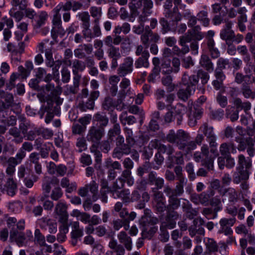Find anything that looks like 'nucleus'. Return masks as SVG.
<instances>
[{
  "label": "nucleus",
  "instance_id": "obj_1",
  "mask_svg": "<svg viewBox=\"0 0 255 255\" xmlns=\"http://www.w3.org/2000/svg\"><path fill=\"white\" fill-rule=\"evenodd\" d=\"M153 6L152 0H131L129 3V7L132 15L138 14L139 13L138 10H141V13L138 18L139 24L133 27V31L135 33L140 34L143 32L144 22L147 20V17L152 13Z\"/></svg>",
  "mask_w": 255,
  "mask_h": 255
},
{
  "label": "nucleus",
  "instance_id": "obj_2",
  "mask_svg": "<svg viewBox=\"0 0 255 255\" xmlns=\"http://www.w3.org/2000/svg\"><path fill=\"white\" fill-rule=\"evenodd\" d=\"M166 138L168 142L175 143L179 149L185 150L187 153L195 149L197 147L196 143L194 141L187 142L190 138L189 134L183 129H179L176 132L174 130H170Z\"/></svg>",
  "mask_w": 255,
  "mask_h": 255
},
{
  "label": "nucleus",
  "instance_id": "obj_3",
  "mask_svg": "<svg viewBox=\"0 0 255 255\" xmlns=\"http://www.w3.org/2000/svg\"><path fill=\"white\" fill-rule=\"evenodd\" d=\"M72 68L74 75L73 85L69 86V88L68 86L67 87V90L70 93L75 94L78 92L80 80L81 78V75L79 74V72L83 71L86 68V65L83 61L75 59L72 62Z\"/></svg>",
  "mask_w": 255,
  "mask_h": 255
},
{
  "label": "nucleus",
  "instance_id": "obj_4",
  "mask_svg": "<svg viewBox=\"0 0 255 255\" xmlns=\"http://www.w3.org/2000/svg\"><path fill=\"white\" fill-rule=\"evenodd\" d=\"M4 173L0 172V191L10 196H13L17 191V185L13 176H8L5 181Z\"/></svg>",
  "mask_w": 255,
  "mask_h": 255
},
{
  "label": "nucleus",
  "instance_id": "obj_5",
  "mask_svg": "<svg viewBox=\"0 0 255 255\" xmlns=\"http://www.w3.org/2000/svg\"><path fill=\"white\" fill-rule=\"evenodd\" d=\"M105 135V129L103 127H96L92 126L89 129L86 136L88 141L91 142L93 144L98 146L100 141Z\"/></svg>",
  "mask_w": 255,
  "mask_h": 255
},
{
  "label": "nucleus",
  "instance_id": "obj_6",
  "mask_svg": "<svg viewBox=\"0 0 255 255\" xmlns=\"http://www.w3.org/2000/svg\"><path fill=\"white\" fill-rule=\"evenodd\" d=\"M236 221L235 217L232 218H223L219 221L220 228L218 233L223 234L226 236L231 235L233 234L231 227L233 226Z\"/></svg>",
  "mask_w": 255,
  "mask_h": 255
},
{
  "label": "nucleus",
  "instance_id": "obj_7",
  "mask_svg": "<svg viewBox=\"0 0 255 255\" xmlns=\"http://www.w3.org/2000/svg\"><path fill=\"white\" fill-rule=\"evenodd\" d=\"M198 132L203 133L206 136L210 146H217L216 137L212 127H209L207 123H205L200 127Z\"/></svg>",
  "mask_w": 255,
  "mask_h": 255
},
{
  "label": "nucleus",
  "instance_id": "obj_8",
  "mask_svg": "<svg viewBox=\"0 0 255 255\" xmlns=\"http://www.w3.org/2000/svg\"><path fill=\"white\" fill-rule=\"evenodd\" d=\"M176 209H166V216L165 221L162 222V226H167L169 229H172L176 226V221L179 218V214L177 212L175 211Z\"/></svg>",
  "mask_w": 255,
  "mask_h": 255
},
{
  "label": "nucleus",
  "instance_id": "obj_9",
  "mask_svg": "<svg viewBox=\"0 0 255 255\" xmlns=\"http://www.w3.org/2000/svg\"><path fill=\"white\" fill-rule=\"evenodd\" d=\"M133 60L131 57L124 58L123 62L118 69L117 73L120 77H124L133 71Z\"/></svg>",
  "mask_w": 255,
  "mask_h": 255
},
{
  "label": "nucleus",
  "instance_id": "obj_10",
  "mask_svg": "<svg viewBox=\"0 0 255 255\" xmlns=\"http://www.w3.org/2000/svg\"><path fill=\"white\" fill-rule=\"evenodd\" d=\"M220 194L223 197L222 201L224 202L228 201L231 204H234L238 200V193L233 188H228L219 190Z\"/></svg>",
  "mask_w": 255,
  "mask_h": 255
},
{
  "label": "nucleus",
  "instance_id": "obj_11",
  "mask_svg": "<svg viewBox=\"0 0 255 255\" xmlns=\"http://www.w3.org/2000/svg\"><path fill=\"white\" fill-rule=\"evenodd\" d=\"M54 212L59 216V222L68 221V214L67 212V206L63 201L60 200L57 203Z\"/></svg>",
  "mask_w": 255,
  "mask_h": 255
},
{
  "label": "nucleus",
  "instance_id": "obj_12",
  "mask_svg": "<svg viewBox=\"0 0 255 255\" xmlns=\"http://www.w3.org/2000/svg\"><path fill=\"white\" fill-rule=\"evenodd\" d=\"M249 177V170L244 168L237 167L236 171L233 174V182L235 184H239L242 181H246Z\"/></svg>",
  "mask_w": 255,
  "mask_h": 255
},
{
  "label": "nucleus",
  "instance_id": "obj_13",
  "mask_svg": "<svg viewBox=\"0 0 255 255\" xmlns=\"http://www.w3.org/2000/svg\"><path fill=\"white\" fill-rule=\"evenodd\" d=\"M219 152L221 155L228 156L237 152L236 147L232 142H224L219 147Z\"/></svg>",
  "mask_w": 255,
  "mask_h": 255
},
{
  "label": "nucleus",
  "instance_id": "obj_14",
  "mask_svg": "<svg viewBox=\"0 0 255 255\" xmlns=\"http://www.w3.org/2000/svg\"><path fill=\"white\" fill-rule=\"evenodd\" d=\"M48 17L49 15L46 11L41 10L37 12L34 19V28L35 29H39L45 25Z\"/></svg>",
  "mask_w": 255,
  "mask_h": 255
},
{
  "label": "nucleus",
  "instance_id": "obj_15",
  "mask_svg": "<svg viewBox=\"0 0 255 255\" xmlns=\"http://www.w3.org/2000/svg\"><path fill=\"white\" fill-rule=\"evenodd\" d=\"M53 27L51 30V34L54 37L55 33H57L64 35L65 31L62 26L61 15H54L52 19Z\"/></svg>",
  "mask_w": 255,
  "mask_h": 255
},
{
  "label": "nucleus",
  "instance_id": "obj_16",
  "mask_svg": "<svg viewBox=\"0 0 255 255\" xmlns=\"http://www.w3.org/2000/svg\"><path fill=\"white\" fill-rule=\"evenodd\" d=\"M10 239L15 242L17 245L20 247L23 245L25 238L23 232L18 231L15 228H12L10 231Z\"/></svg>",
  "mask_w": 255,
  "mask_h": 255
},
{
  "label": "nucleus",
  "instance_id": "obj_17",
  "mask_svg": "<svg viewBox=\"0 0 255 255\" xmlns=\"http://www.w3.org/2000/svg\"><path fill=\"white\" fill-rule=\"evenodd\" d=\"M196 87L186 86L181 88L177 92V96L180 100L185 101L195 92Z\"/></svg>",
  "mask_w": 255,
  "mask_h": 255
},
{
  "label": "nucleus",
  "instance_id": "obj_18",
  "mask_svg": "<svg viewBox=\"0 0 255 255\" xmlns=\"http://www.w3.org/2000/svg\"><path fill=\"white\" fill-rule=\"evenodd\" d=\"M118 239L120 243L123 244L127 250L130 251L131 250V239L125 232H120L118 235Z\"/></svg>",
  "mask_w": 255,
  "mask_h": 255
},
{
  "label": "nucleus",
  "instance_id": "obj_19",
  "mask_svg": "<svg viewBox=\"0 0 255 255\" xmlns=\"http://www.w3.org/2000/svg\"><path fill=\"white\" fill-rule=\"evenodd\" d=\"M241 92L246 99L255 98V91L252 88L249 83H243L241 88Z\"/></svg>",
  "mask_w": 255,
  "mask_h": 255
},
{
  "label": "nucleus",
  "instance_id": "obj_20",
  "mask_svg": "<svg viewBox=\"0 0 255 255\" xmlns=\"http://www.w3.org/2000/svg\"><path fill=\"white\" fill-rule=\"evenodd\" d=\"M115 199L121 198L124 203H129L131 202L130 193L129 189H124L119 192H115L113 195Z\"/></svg>",
  "mask_w": 255,
  "mask_h": 255
},
{
  "label": "nucleus",
  "instance_id": "obj_21",
  "mask_svg": "<svg viewBox=\"0 0 255 255\" xmlns=\"http://www.w3.org/2000/svg\"><path fill=\"white\" fill-rule=\"evenodd\" d=\"M198 82V78L196 75L189 76L186 73L182 76V83L184 87L193 86L196 87Z\"/></svg>",
  "mask_w": 255,
  "mask_h": 255
},
{
  "label": "nucleus",
  "instance_id": "obj_22",
  "mask_svg": "<svg viewBox=\"0 0 255 255\" xmlns=\"http://www.w3.org/2000/svg\"><path fill=\"white\" fill-rule=\"evenodd\" d=\"M0 97L4 100L3 105L5 109L12 107L14 105L13 97L11 94L5 93L3 91L0 90Z\"/></svg>",
  "mask_w": 255,
  "mask_h": 255
},
{
  "label": "nucleus",
  "instance_id": "obj_23",
  "mask_svg": "<svg viewBox=\"0 0 255 255\" xmlns=\"http://www.w3.org/2000/svg\"><path fill=\"white\" fill-rule=\"evenodd\" d=\"M220 211V207L214 208V209L208 207L203 208L201 213L207 219L210 220L216 219L218 216V212Z\"/></svg>",
  "mask_w": 255,
  "mask_h": 255
},
{
  "label": "nucleus",
  "instance_id": "obj_24",
  "mask_svg": "<svg viewBox=\"0 0 255 255\" xmlns=\"http://www.w3.org/2000/svg\"><path fill=\"white\" fill-rule=\"evenodd\" d=\"M200 64L209 72H212L214 70L213 64L207 55H202L200 60Z\"/></svg>",
  "mask_w": 255,
  "mask_h": 255
},
{
  "label": "nucleus",
  "instance_id": "obj_25",
  "mask_svg": "<svg viewBox=\"0 0 255 255\" xmlns=\"http://www.w3.org/2000/svg\"><path fill=\"white\" fill-rule=\"evenodd\" d=\"M207 45L211 57L214 59L218 58L220 56V52L215 47V42L214 39L211 38L208 39Z\"/></svg>",
  "mask_w": 255,
  "mask_h": 255
},
{
  "label": "nucleus",
  "instance_id": "obj_26",
  "mask_svg": "<svg viewBox=\"0 0 255 255\" xmlns=\"http://www.w3.org/2000/svg\"><path fill=\"white\" fill-rule=\"evenodd\" d=\"M150 55H147L146 53L143 55L138 57L135 61L134 65L136 68L141 67L148 68L149 65L148 58Z\"/></svg>",
  "mask_w": 255,
  "mask_h": 255
},
{
  "label": "nucleus",
  "instance_id": "obj_27",
  "mask_svg": "<svg viewBox=\"0 0 255 255\" xmlns=\"http://www.w3.org/2000/svg\"><path fill=\"white\" fill-rule=\"evenodd\" d=\"M247 12V9L245 6L240 7L237 9H235V7H231L227 10L228 16L230 18H235L238 13L239 15H242V14H246Z\"/></svg>",
  "mask_w": 255,
  "mask_h": 255
},
{
  "label": "nucleus",
  "instance_id": "obj_28",
  "mask_svg": "<svg viewBox=\"0 0 255 255\" xmlns=\"http://www.w3.org/2000/svg\"><path fill=\"white\" fill-rule=\"evenodd\" d=\"M183 17L187 20V24L189 27L194 26L197 23V17L194 15L190 10H185L183 13Z\"/></svg>",
  "mask_w": 255,
  "mask_h": 255
},
{
  "label": "nucleus",
  "instance_id": "obj_29",
  "mask_svg": "<svg viewBox=\"0 0 255 255\" xmlns=\"http://www.w3.org/2000/svg\"><path fill=\"white\" fill-rule=\"evenodd\" d=\"M72 232L71 238H80L83 236V230L80 228L79 223L77 221L73 222L71 224Z\"/></svg>",
  "mask_w": 255,
  "mask_h": 255
},
{
  "label": "nucleus",
  "instance_id": "obj_30",
  "mask_svg": "<svg viewBox=\"0 0 255 255\" xmlns=\"http://www.w3.org/2000/svg\"><path fill=\"white\" fill-rule=\"evenodd\" d=\"M238 167L245 168L246 169L249 170L252 165V160L250 158H246L243 154L238 156Z\"/></svg>",
  "mask_w": 255,
  "mask_h": 255
},
{
  "label": "nucleus",
  "instance_id": "obj_31",
  "mask_svg": "<svg viewBox=\"0 0 255 255\" xmlns=\"http://www.w3.org/2000/svg\"><path fill=\"white\" fill-rule=\"evenodd\" d=\"M7 167L6 169V173L8 176H13L15 171V166L18 164L14 157H9L7 164Z\"/></svg>",
  "mask_w": 255,
  "mask_h": 255
},
{
  "label": "nucleus",
  "instance_id": "obj_32",
  "mask_svg": "<svg viewBox=\"0 0 255 255\" xmlns=\"http://www.w3.org/2000/svg\"><path fill=\"white\" fill-rule=\"evenodd\" d=\"M197 17L203 26L208 27L209 25L210 20L208 17V12L207 10L200 11L197 14Z\"/></svg>",
  "mask_w": 255,
  "mask_h": 255
},
{
  "label": "nucleus",
  "instance_id": "obj_33",
  "mask_svg": "<svg viewBox=\"0 0 255 255\" xmlns=\"http://www.w3.org/2000/svg\"><path fill=\"white\" fill-rule=\"evenodd\" d=\"M234 104L237 110L238 111L243 110L246 114L248 113V112L251 108V104L250 102L247 101L243 102L242 100L240 98H237L235 100Z\"/></svg>",
  "mask_w": 255,
  "mask_h": 255
},
{
  "label": "nucleus",
  "instance_id": "obj_34",
  "mask_svg": "<svg viewBox=\"0 0 255 255\" xmlns=\"http://www.w3.org/2000/svg\"><path fill=\"white\" fill-rule=\"evenodd\" d=\"M121 123L124 126L126 124L129 125H133L136 122L135 118L133 116H128L127 112H123L120 116Z\"/></svg>",
  "mask_w": 255,
  "mask_h": 255
},
{
  "label": "nucleus",
  "instance_id": "obj_35",
  "mask_svg": "<svg viewBox=\"0 0 255 255\" xmlns=\"http://www.w3.org/2000/svg\"><path fill=\"white\" fill-rule=\"evenodd\" d=\"M159 23L161 26V32L163 34H165L169 31H173V23L170 25L168 21L164 17L159 19Z\"/></svg>",
  "mask_w": 255,
  "mask_h": 255
},
{
  "label": "nucleus",
  "instance_id": "obj_36",
  "mask_svg": "<svg viewBox=\"0 0 255 255\" xmlns=\"http://www.w3.org/2000/svg\"><path fill=\"white\" fill-rule=\"evenodd\" d=\"M159 152L162 153H166L168 155V160L170 162H173V153L174 152V148L170 145H163L159 148Z\"/></svg>",
  "mask_w": 255,
  "mask_h": 255
},
{
  "label": "nucleus",
  "instance_id": "obj_37",
  "mask_svg": "<svg viewBox=\"0 0 255 255\" xmlns=\"http://www.w3.org/2000/svg\"><path fill=\"white\" fill-rule=\"evenodd\" d=\"M226 116L230 119L231 122H234L239 119V111L235 110L233 107H228L226 110Z\"/></svg>",
  "mask_w": 255,
  "mask_h": 255
},
{
  "label": "nucleus",
  "instance_id": "obj_38",
  "mask_svg": "<svg viewBox=\"0 0 255 255\" xmlns=\"http://www.w3.org/2000/svg\"><path fill=\"white\" fill-rule=\"evenodd\" d=\"M125 182L122 178H118L113 183L110 188V193L112 195L115 194V192H119L123 189L125 186Z\"/></svg>",
  "mask_w": 255,
  "mask_h": 255
},
{
  "label": "nucleus",
  "instance_id": "obj_39",
  "mask_svg": "<svg viewBox=\"0 0 255 255\" xmlns=\"http://www.w3.org/2000/svg\"><path fill=\"white\" fill-rule=\"evenodd\" d=\"M177 180L178 181L176 183L174 190L177 196H180L184 192V186L186 184L187 180L186 178L181 179V178Z\"/></svg>",
  "mask_w": 255,
  "mask_h": 255
},
{
  "label": "nucleus",
  "instance_id": "obj_40",
  "mask_svg": "<svg viewBox=\"0 0 255 255\" xmlns=\"http://www.w3.org/2000/svg\"><path fill=\"white\" fill-rule=\"evenodd\" d=\"M52 148H54V146L52 143L46 142L40 149V154L42 158H46L49 156V152L51 151Z\"/></svg>",
  "mask_w": 255,
  "mask_h": 255
},
{
  "label": "nucleus",
  "instance_id": "obj_41",
  "mask_svg": "<svg viewBox=\"0 0 255 255\" xmlns=\"http://www.w3.org/2000/svg\"><path fill=\"white\" fill-rule=\"evenodd\" d=\"M107 53L108 57L111 59H120L122 57L119 48L115 46L109 48Z\"/></svg>",
  "mask_w": 255,
  "mask_h": 255
},
{
  "label": "nucleus",
  "instance_id": "obj_42",
  "mask_svg": "<svg viewBox=\"0 0 255 255\" xmlns=\"http://www.w3.org/2000/svg\"><path fill=\"white\" fill-rule=\"evenodd\" d=\"M234 32V30L222 29L220 33V36L222 40L226 41V43L231 42Z\"/></svg>",
  "mask_w": 255,
  "mask_h": 255
},
{
  "label": "nucleus",
  "instance_id": "obj_43",
  "mask_svg": "<svg viewBox=\"0 0 255 255\" xmlns=\"http://www.w3.org/2000/svg\"><path fill=\"white\" fill-rule=\"evenodd\" d=\"M238 53L243 56V60L248 62L251 60V56L248 52L247 47L246 45H239L237 47Z\"/></svg>",
  "mask_w": 255,
  "mask_h": 255
},
{
  "label": "nucleus",
  "instance_id": "obj_44",
  "mask_svg": "<svg viewBox=\"0 0 255 255\" xmlns=\"http://www.w3.org/2000/svg\"><path fill=\"white\" fill-rule=\"evenodd\" d=\"M248 20L247 15L246 14H242V15H239L237 18V27L239 30L242 32H245L246 30V26L245 23L247 22Z\"/></svg>",
  "mask_w": 255,
  "mask_h": 255
},
{
  "label": "nucleus",
  "instance_id": "obj_45",
  "mask_svg": "<svg viewBox=\"0 0 255 255\" xmlns=\"http://www.w3.org/2000/svg\"><path fill=\"white\" fill-rule=\"evenodd\" d=\"M152 34V31L149 29V26L145 27L144 32L141 35L140 40L142 43L147 48L149 46V37Z\"/></svg>",
  "mask_w": 255,
  "mask_h": 255
},
{
  "label": "nucleus",
  "instance_id": "obj_46",
  "mask_svg": "<svg viewBox=\"0 0 255 255\" xmlns=\"http://www.w3.org/2000/svg\"><path fill=\"white\" fill-rule=\"evenodd\" d=\"M177 196L170 197L168 198V204L166 206V209H177L180 205V201L177 198Z\"/></svg>",
  "mask_w": 255,
  "mask_h": 255
},
{
  "label": "nucleus",
  "instance_id": "obj_47",
  "mask_svg": "<svg viewBox=\"0 0 255 255\" xmlns=\"http://www.w3.org/2000/svg\"><path fill=\"white\" fill-rule=\"evenodd\" d=\"M88 191L89 190L92 194V198L93 201L97 200V196L98 191V185L94 180L91 181L90 183L86 184Z\"/></svg>",
  "mask_w": 255,
  "mask_h": 255
},
{
  "label": "nucleus",
  "instance_id": "obj_48",
  "mask_svg": "<svg viewBox=\"0 0 255 255\" xmlns=\"http://www.w3.org/2000/svg\"><path fill=\"white\" fill-rule=\"evenodd\" d=\"M37 135H41L44 139H48L53 135V132L51 129L47 128H38L37 131Z\"/></svg>",
  "mask_w": 255,
  "mask_h": 255
},
{
  "label": "nucleus",
  "instance_id": "obj_49",
  "mask_svg": "<svg viewBox=\"0 0 255 255\" xmlns=\"http://www.w3.org/2000/svg\"><path fill=\"white\" fill-rule=\"evenodd\" d=\"M11 4L12 6L18 7L20 10H25L28 6V0H11Z\"/></svg>",
  "mask_w": 255,
  "mask_h": 255
},
{
  "label": "nucleus",
  "instance_id": "obj_50",
  "mask_svg": "<svg viewBox=\"0 0 255 255\" xmlns=\"http://www.w3.org/2000/svg\"><path fill=\"white\" fill-rule=\"evenodd\" d=\"M127 142L130 145L135 143V139L133 136V132L131 128L126 127L124 128Z\"/></svg>",
  "mask_w": 255,
  "mask_h": 255
},
{
  "label": "nucleus",
  "instance_id": "obj_51",
  "mask_svg": "<svg viewBox=\"0 0 255 255\" xmlns=\"http://www.w3.org/2000/svg\"><path fill=\"white\" fill-rule=\"evenodd\" d=\"M121 133V128L119 124H115L113 128H111L108 133V138L113 141L114 137L119 135Z\"/></svg>",
  "mask_w": 255,
  "mask_h": 255
},
{
  "label": "nucleus",
  "instance_id": "obj_52",
  "mask_svg": "<svg viewBox=\"0 0 255 255\" xmlns=\"http://www.w3.org/2000/svg\"><path fill=\"white\" fill-rule=\"evenodd\" d=\"M183 211L186 213L187 217L190 219H192L194 216L197 215V212L192 208L191 205L189 202L186 204L183 205Z\"/></svg>",
  "mask_w": 255,
  "mask_h": 255
},
{
  "label": "nucleus",
  "instance_id": "obj_53",
  "mask_svg": "<svg viewBox=\"0 0 255 255\" xmlns=\"http://www.w3.org/2000/svg\"><path fill=\"white\" fill-rule=\"evenodd\" d=\"M161 81L162 84L167 87L169 91L171 92L174 90L175 85L172 83V78L171 76L168 75L163 77Z\"/></svg>",
  "mask_w": 255,
  "mask_h": 255
},
{
  "label": "nucleus",
  "instance_id": "obj_54",
  "mask_svg": "<svg viewBox=\"0 0 255 255\" xmlns=\"http://www.w3.org/2000/svg\"><path fill=\"white\" fill-rule=\"evenodd\" d=\"M43 224L48 227V231L51 234H55L57 232V223L50 219H42Z\"/></svg>",
  "mask_w": 255,
  "mask_h": 255
},
{
  "label": "nucleus",
  "instance_id": "obj_55",
  "mask_svg": "<svg viewBox=\"0 0 255 255\" xmlns=\"http://www.w3.org/2000/svg\"><path fill=\"white\" fill-rule=\"evenodd\" d=\"M207 251L210 253H214L218 251V247L217 243L212 239H208L206 242Z\"/></svg>",
  "mask_w": 255,
  "mask_h": 255
},
{
  "label": "nucleus",
  "instance_id": "obj_56",
  "mask_svg": "<svg viewBox=\"0 0 255 255\" xmlns=\"http://www.w3.org/2000/svg\"><path fill=\"white\" fill-rule=\"evenodd\" d=\"M94 120L99 122L100 125L99 127L104 128L106 127L109 122L108 118L105 115L100 113H97L94 116Z\"/></svg>",
  "mask_w": 255,
  "mask_h": 255
},
{
  "label": "nucleus",
  "instance_id": "obj_57",
  "mask_svg": "<svg viewBox=\"0 0 255 255\" xmlns=\"http://www.w3.org/2000/svg\"><path fill=\"white\" fill-rule=\"evenodd\" d=\"M90 12L91 16L95 18V20L100 21L102 15V8L100 7L92 6L90 8Z\"/></svg>",
  "mask_w": 255,
  "mask_h": 255
},
{
  "label": "nucleus",
  "instance_id": "obj_58",
  "mask_svg": "<svg viewBox=\"0 0 255 255\" xmlns=\"http://www.w3.org/2000/svg\"><path fill=\"white\" fill-rule=\"evenodd\" d=\"M160 72L163 74H170L172 72L170 63L168 61H163L160 67Z\"/></svg>",
  "mask_w": 255,
  "mask_h": 255
},
{
  "label": "nucleus",
  "instance_id": "obj_59",
  "mask_svg": "<svg viewBox=\"0 0 255 255\" xmlns=\"http://www.w3.org/2000/svg\"><path fill=\"white\" fill-rule=\"evenodd\" d=\"M113 142V140L108 138L107 140H104L101 142H100V148L102 151L105 153H108L111 148V144Z\"/></svg>",
  "mask_w": 255,
  "mask_h": 255
},
{
  "label": "nucleus",
  "instance_id": "obj_60",
  "mask_svg": "<svg viewBox=\"0 0 255 255\" xmlns=\"http://www.w3.org/2000/svg\"><path fill=\"white\" fill-rule=\"evenodd\" d=\"M173 32L177 33L179 34L184 33L187 29V25L184 23H181L179 24L173 23Z\"/></svg>",
  "mask_w": 255,
  "mask_h": 255
},
{
  "label": "nucleus",
  "instance_id": "obj_61",
  "mask_svg": "<svg viewBox=\"0 0 255 255\" xmlns=\"http://www.w3.org/2000/svg\"><path fill=\"white\" fill-rule=\"evenodd\" d=\"M35 241L40 246L45 245V237L43 236L39 229H36L34 232Z\"/></svg>",
  "mask_w": 255,
  "mask_h": 255
},
{
  "label": "nucleus",
  "instance_id": "obj_62",
  "mask_svg": "<svg viewBox=\"0 0 255 255\" xmlns=\"http://www.w3.org/2000/svg\"><path fill=\"white\" fill-rule=\"evenodd\" d=\"M97 147L95 145H92L90 147V151L94 153L95 158V162L97 164H101L102 161V154L101 152L97 149Z\"/></svg>",
  "mask_w": 255,
  "mask_h": 255
},
{
  "label": "nucleus",
  "instance_id": "obj_63",
  "mask_svg": "<svg viewBox=\"0 0 255 255\" xmlns=\"http://www.w3.org/2000/svg\"><path fill=\"white\" fill-rule=\"evenodd\" d=\"M214 195L213 191L211 192L210 194H207L206 192H202L200 194V203L203 205H208L210 201L211 196Z\"/></svg>",
  "mask_w": 255,
  "mask_h": 255
},
{
  "label": "nucleus",
  "instance_id": "obj_64",
  "mask_svg": "<svg viewBox=\"0 0 255 255\" xmlns=\"http://www.w3.org/2000/svg\"><path fill=\"white\" fill-rule=\"evenodd\" d=\"M166 201L153 202L154 209L158 213H162L166 209Z\"/></svg>",
  "mask_w": 255,
  "mask_h": 255
}]
</instances>
